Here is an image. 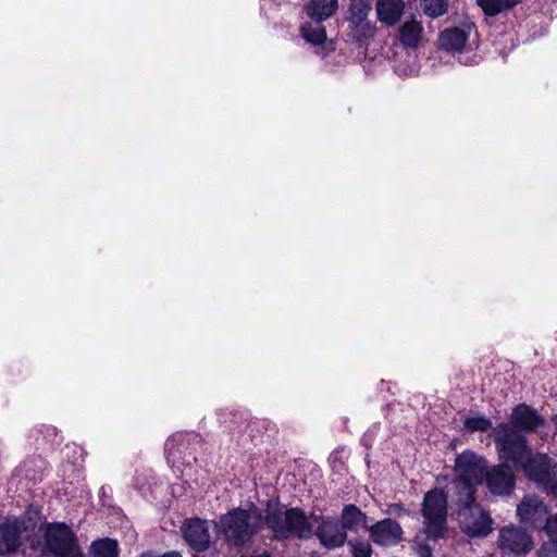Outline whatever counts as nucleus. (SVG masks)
Segmentation results:
<instances>
[{
	"instance_id": "f3484780",
	"label": "nucleus",
	"mask_w": 557,
	"mask_h": 557,
	"mask_svg": "<svg viewBox=\"0 0 557 557\" xmlns=\"http://www.w3.org/2000/svg\"><path fill=\"white\" fill-rule=\"evenodd\" d=\"M375 10L381 23L394 26L404 13L405 2L403 0H377Z\"/></svg>"
},
{
	"instance_id": "f03ea898",
	"label": "nucleus",
	"mask_w": 557,
	"mask_h": 557,
	"mask_svg": "<svg viewBox=\"0 0 557 557\" xmlns=\"http://www.w3.org/2000/svg\"><path fill=\"white\" fill-rule=\"evenodd\" d=\"M455 469L458 478L453 482L454 494L451 499L475 496V487L486 478V463L484 459L471 451H465L456 458Z\"/></svg>"
},
{
	"instance_id": "1a4fd4ad",
	"label": "nucleus",
	"mask_w": 557,
	"mask_h": 557,
	"mask_svg": "<svg viewBox=\"0 0 557 557\" xmlns=\"http://www.w3.org/2000/svg\"><path fill=\"white\" fill-rule=\"evenodd\" d=\"M497 545L504 554L520 556L532 549L533 542L522 528L508 525L499 530Z\"/></svg>"
},
{
	"instance_id": "f8f14e48",
	"label": "nucleus",
	"mask_w": 557,
	"mask_h": 557,
	"mask_svg": "<svg viewBox=\"0 0 557 557\" xmlns=\"http://www.w3.org/2000/svg\"><path fill=\"white\" fill-rule=\"evenodd\" d=\"M371 540L380 546H394L403 540L404 531L393 519H383L368 528Z\"/></svg>"
},
{
	"instance_id": "dca6fc26",
	"label": "nucleus",
	"mask_w": 557,
	"mask_h": 557,
	"mask_svg": "<svg viewBox=\"0 0 557 557\" xmlns=\"http://www.w3.org/2000/svg\"><path fill=\"white\" fill-rule=\"evenodd\" d=\"M508 424L519 432H535L544 424V419L535 409L520 404L513 408Z\"/></svg>"
},
{
	"instance_id": "cd10ccee",
	"label": "nucleus",
	"mask_w": 557,
	"mask_h": 557,
	"mask_svg": "<svg viewBox=\"0 0 557 557\" xmlns=\"http://www.w3.org/2000/svg\"><path fill=\"white\" fill-rule=\"evenodd\" d=\"M371 10V0H350L349 16L368 17Z\"/></svg>"
},
{
	"instance_id": "9b49d317",
	"label": "nucleus",
	"mask_w": 557,
	"mask_h": 557,
	"mask_svg": "<svg viewBox=\"0 0 557 557\" xmlns=\"http://www.w3.org/2000/svg\"><path fill=\"white\" fill-rule=\"evenodd\" d=\"M549 508L544 502L534 495L525 496L517 507V516L523 523H529L533 527L546 523Z\"/></svg>"
},
{
	"instance_id": "c9c22d12",
	"label": "nucleus",
	"mask_w": 557,
	"mask_h": 557,
	"mask_svg": "<svg viewBox=\"0 0 557 557\" xmlns=\"http://www.w3.org/2000/svg\"><path fill=\"white\" fill-rule=\"evenodd\" d=\"M309 557H320L315 553L311 554Z\"/></svg>"
},
{
	"instance_id": "393cba45",
	"label": "nucleus",
	"mask_w": 557,
	"mask_h": 557,
	"mask_svg": "<svg viewBox=\"0 0 557 557\" xmlns=\"http://www.w3.org/2000/svg\"><path fill=\"white\" fill-rule=\"evenodd\" d=\"M517 2L518 0H478L482 10L491 16L512 8Z\"/></svg>"
},
{
	"instance_id": "6ab92c4d",
	"label": "nucleus",
	"mask_w": 557,
	"mask_h": 557,
	"mask_svg": "<svg viewBox=\"0 0 557 557\" xmlns=\"http://www.w3.org/2000/svg\"><path fill=\"white\" fill-rule=\"evenodd\" d=\"M469 39V33L462 28H448L445 29L440 36V46L447 50L459 52L461 51Z\"/></svg>"
},
{
	"instance_id": "b1692460",
	"label": "nucleus",
	"mask_w": 557,
	"mask_h": 557,
	"mask_svg": "<svg viewBox=\"0 0 557 557\" xmlns=\"http://www.w3.org/2000/svg\"><path fill=\"white\" fill-rule=\"evenodd\" d=\"M301 35L302 37L313 45L323 44L326 40V32L325 28L320 24V22L308 23L301 26Z\"/></svg>"
},
{
	"instance_id": "6e6552de",
	"label": "nucleus",
	"mask_w": 557,
	"mask_h": 557,
	"mask_svg": "<svg viewBox=\"0 0 557 557\" xmlns=\"http://www.w3.org/2000/svg\"><path fill=\"white\" fill-rule=\"evenodd\" d=\"M46 546L54 557H84L73 532L63 523L53 524L47 529Z\"/></svg>"
},
{
	"instance_id": "2eb2a0df",
	"label": "nucleus",
	"mask_w": 557,
	"mask_h": 557,
	"mask_svg": "<svg viewBox=\"0 0 557 557\" xmlns=\"http://www.w3.org/2000/svg\"><path fill=\"white\" fill-rule=\"evenodd\" d=\"M23 519H8L0 524V556L15 552L21 545V536L26 531Z\"/></svg>"
},
{
	"instance_id": "423d86ee",
	"label": "nucleus",
	"mask_w": 557,
	"mask_h": 557,
	"mask_svg": "<svg viewBox=\"0 0 557 557\" xmlns=\"http://www.w3.org/2000/svg\"><path fill=\"white\" fill-rule=\"evenodd\" d=\"M424 532L429 539L443 536L446 529L447 496L440 488L429 491L423 498Z\"/></svg>"
},
{
	"instance_id": "7c9ffc66",
	"label": "nucleus",
	"mask_w": 557,
	"mask_h": 557,
	"mask_svg": "<svg viewBox=\"0 0 557 557\" xmlns=\"http://www.w3.org/2000/svg\"><path fill=\"white\" fill-rule=\"evenodd\" d=\"M539 557H557V542L552 540L541 546L537 552Z\"/></svg>"
},
{
	"instance_id": "bb28decb",
	"label": "nucleus",
	"mask_w": 557,
	"mask_h": 557,
	"mask_svg": "<svg viewBox=\"0 0 557 557\" xmlns=\"http://www.w3.org/2000/svg\"><path fill=\"white\" fill-rule=\"evenodd\" d=\"M182 437V435L178 436H172L166 441L165 447H166V459L170 465L173 467L177 466L182 450L177 445L178 440Z\"/></svg>"
},
{
	"instance_id": "f257e3e1",
	"label": "nucleus",
	"mask_w": 557,
	"mask_h": 557,
	"mask_svg": "<svg viewBox=\"0 0 557 557\" xmlns=\"http://www.w3.org/2000/svg\"><path fill=\"white\" fill-rule=\"evenodd\" d=\"M262 527L261 511L255 505L249 509L234 508L220 518L219 530L235 546H244Z\"/></svg>"
},
{
	"instance_id": "4be33fe9",
	"label": "nucleus",
	"mask_w": 557,
	"mask_h": 557,
	"mask_svg": "<svg viewBox=\"0 0 557 557\" xmlns=\"http://www.w3.org/2000/svg\"><path fill=\"white\" fill-rule=\"evenodd\" d=\"M349 28L356 40L373 38L376 32L375 26L368 17L348 16Z\"/></svg>"
},
{
	"instance_id": "9d476101",
	"label": "nucleus",
	"mask_w": 557,
	"mask_h": 557,
	"mask_svg": "<svg viewBox=\"0 0 557 557\" xmlns=\"http://www.w3.org/2000/svg\"><path fill=\"white\" fill-rule=\"evenodd\" d=\"M315 535L320 544L326 549L339 548L347 542L345 528L333 517L321 518L315 528Z\"/></svg>"
},
{
	"instance_id": "a878e982",
	"label": "nucleus",
	"mask_w": 557,
	"mask_h": 557,
	"mask_svg": "<svg viewBox=\"0 0 557 557\" xmlns=\"http://www.w3.org/2000/svg\"><path fill=\"white\" fill-rule=\"evenodd\" d=\"M449 0H421L423 12L430 17H438L447 12Z\"/></svg>"
},
{
	"instance_id": "473e14b6",
	"label": "nucleus",
	"mask_w": 557,
	"mask_h": 557,
	"mask_svg": "<svg viewBox=\"0 0 557 557\" xmlns=\"http://www.w3.org/2000/svg\"><path fill=\"white\" fill-rule=\"evenodd\" d=\"M416 550L419 557H432V550L428 545L418 544Z\"/></svg>"
},
{
	"instance_id": "20e7f679",
	"label": "nucleus",
	"mask_w": 557,
	"mask_h": 557,
	"mask_svg": "<svg viewBox=\"0 0 557 557\" xmlns=\"http://www.w3.org/2000/svg\"><path fill=\"white\" fill-rule=\"evenodd\" d=\"M264 521L276 539L292 536L308 539L312 534V525L305 512L298 508H290L285 511L268 509Z\"/></svg>"
},
{
	"instance_id": "aec40b11",
	"label": "nucleus",
	"mask_w": 557,
	"mask_h": 557,
	"mask_svg": "<svg viewBox=\"0 0 557 557\" xmlns=\"http://www.w3.org/2000/svg\"><path fill=\"white\" fill-rule=\"evenodd\" d=\"M399 40L406 48H416L420 44L423 27L416 18H410L399 27Z\"/></svg>"
},
{
	"instance_id": "2f4dec72",
	"label": "nucleus",
	"mask_w": 557,
	"mask_h": 557,
	"mask_svg": "<svg viewBox=\"0 0 557 557\" xmlns=\"http://www.w3.org/2000/svg\"><path fill=\"white\" fill-rule=\"evenodd\" d=\"M544 531L550 540L557 542V515L549 516L544 524Z\"/></svg>"
},
{
	"instance_id": "5701e85b",
	"label": "nucleus",
	"mask_w": 557,
	"mask_h": 557,
	"mask_svg": "<svg viewBox=\"0 0 557 557\" xmlns=\"http://www.w3.org/2000/svg\"><path fill=\"white\" fill-rule=\"evenodd\" d=\"M119 554L117 542L108 537L94 541L89 548L90 557H119Z\"/></svg>"
},
{
	"instance_id": "72a5a7b5",
	"label": "nucleus",
	"mask_w": 557,
	"mask_h": 557,
	"mask_svg": "<svg viewBox=\"0 0 557 557\" xmlns=\"http://www.w3.org/2000/svg\"><path fill=\"white\" fill-rule=\"evenodd\" d=\"M401 510H403V508L399 505H392V506H389V509H388V511L391 513H399Z\"/></svg>"
},
{
	"instance_id": "f704fd0d",
	"label": "nucleus",
	"mask_w": 557,
	"mask_h": 557,
	"mask_svg": "<svg viewBox=\"0 0 557 557\" xmlns=\"http://www.w3.org/2000/svg\"><path fill=\"white\" fill-rule=\"evenodd\" d=\"M139 557H154V556L151 554H141Z\"/></svg>"
},
{
	"instance_id": "7ed1b4c3",
	"label": "nucleus",
	"mask_w": 557,
	"mask_h": 557,
	"mask_svg": "<svg viewBox=\"0 0 557 557\" xmlns=\"http://www.w3.org/2000/svg\"><path fill=\"white\" fill-rule=\"evenodd\" d=\"M495 444L499 458L516 469L522 470L532 456L525 436L508 423L499 424L495 429Z\"/></svg>"
},
{
	"instance_id": "0eeeda50",
	"label": "nucleus",
	"mask_w": 557,
	"mask_h": 557,
	"mask_svg": "<svg viewBox=\"0 0 557 557\" xmlns=\"http://www.w3.org/2000/svg\"><path fill=\"white\" fill-rule=\"evenodd\" d=\"M525 475L547 492L557 488V463L544 454L532 455L522 468Z\"/></svg>"
},
{
	"instance_id": "ddd939ff",
	"label": "nucleus",
	"mask_w": 557,
	"mask_h": 557,
	"mask_svg": "<svg viewBox=\"0 0 557 557\" xmlns=\"http://www.w3.org/2000/svg\"><path fill=\"white\" fill-rule=\"evenodd\" d=\"M485 482L494 495H509L516 485L512 470L507 465H498L486 472Z\"/></svg>"
},
{
	"instance_id": "a211bd4d",
	"label": "nucleus",
	"mask_w": 557,
	"mask_h": 557,
	"mask_svg": "<svg viewBox=\"0 0 557 557\" xmlns=\"http://www.w3.org/2000/svg\"><path fill=\"white\" fill-rule=\"evenodd\" d=\"M342 522L341 525L345 528V531L359 532L361 529H368V518L355 505H346L342 510Z\"/></svg>"
},
{
	"instance_id": "c85d7f7f",
	"label": "nucleus",
	"mask_w": 557,
	"mask_h": 557,
	"mask_svg": "<svg viewBox=\"0 0 557 557\" xmlns=\"http://www.w3.org/2000/svg\"><path fill=\"white\" fill-rule=\"evenodd\" d=\"M352 557H371L372 547L368 541L352 540L348 542Z\"/></svg>"
},
{
	"instance_id": "412c9836",
	"label": "nucleus",
	"mask_w": 557,
	"mask_h": 557,
	"mask_svg": "<svg viewBox=\"0 0 557 557\" xmlns=\"http://www.w3.org/2000/svg\"><path fill=\"white\" fill-rule=\"evenodd\" d=\"M337 0H310L306 5L307 14L317 22L331 17L337 10Z\"/></svg>"
},
{
	"instance_id": "39448f33",
	"label": "nucleus",
	"mask_w": 557,
	"mask_h": 557,
	"mask_svg": "<svg viewBox=\"0 0 557 557\" xmlns=\"http://www.w3.org/2000/svg\"><path fill=\"white\" fill-rule=\"evenodd\" d=\"M451 500L457 505L460 527L468 536L482 537L492 532L493 520L488 513L475 503V496L470 499L459 497Z\"/></svg>"
},
{
	"instance_id": "4468645a",
	"label": "nucleus",
	"mask_w": 557,
	"mask_h": 557,
	"mask_svg": "<svg viewBox=\"0 0 557 557\" xmlns=\"http://www.w3.org/2000/svg\"><path fill=\"white\" fill-rule=\"evenodd\" d=\"M183 534L186 542L197 552H203L210 546V524L206 520L191 519L186 521L183 527Z\"/></svg>"
},
{
	"instance_id": "c756f323",
	"label": "nucleus",
	"mask_w": 557,
	"mask_h": 557,
	"mask_svg": "<svg viewBox=\"0 0 557 557\" xmlns=\"http://www.w3.org/2000/svg\"><path fill=\"white\" fill-rule=\"evenodd\" d=\"M491 421L484 417H469L465 420V428L469 431H486L491 428Z\"/></svg>"
}]
</instances>
